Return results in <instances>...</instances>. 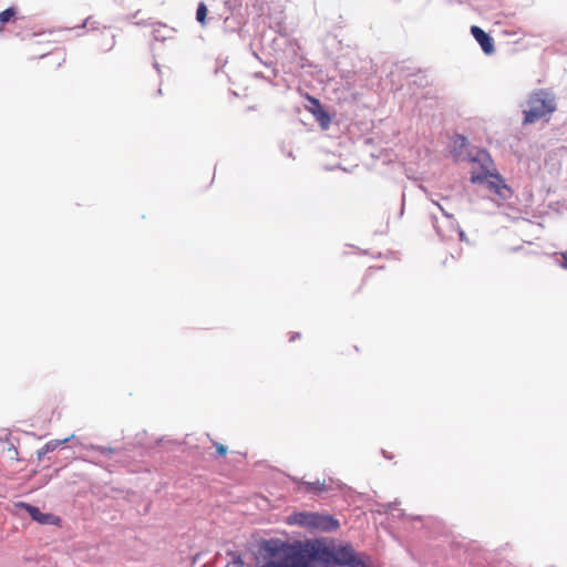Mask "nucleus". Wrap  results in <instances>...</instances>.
<instances>
[{
	"label": "nucleus",
	"mask_w": 567,
	"mask_h": 567,
	"mask_svg": "<svg viewBox=\"0 0 567 567\" xmlns=\"http://www.w3.org/2000/svg\"><path fill=\"white\" fill-rule=\"evenodd\" d=\"M441 199L445 202V205H442L437 199L431 198L432 203L435 204L446 217L452 218L454 212L458 208V202L453 197H443Z\"/></svg>",
	"instance_id": "6e6552de"
},
{
	"label": "nucleus",
	"mask_w": 567,
	"mask_h": 567,
	"mask_svg": "<svg viewBox=\"0 0 567 567\" xmlns=\"http://www.w3.org/2000/svg\"><path fill=\"white\" fill-rule=\"evenodd\" d=\"M264 549L275 556L284 554V560H271L262 567H328L329 565L357 566L359 560L350 545L334 546L321 539H307L287 544L266 542Z\"/></svg>",
	"instance_id": "f257e3e1"
},
{
	"label": "nucleus",
	"mask_w": 567,
	"mask_h": 567,
	"mask_svg": "<svg viewBox=\"0 0 567 567\" xmlns=\"http://www.w3.org/2000/svg\"><path fill=\"white\" fill-rule=\"evenodd\" d=\"M307 100L309 101L310 105L307 106V110L313 114L324 126L330 122V117L327 112L322 110L321 103L318 99L307 95Z\"/></svg>",
	"instance_id": "0eeeda50"
},
{
	"label": "nucleus",
	"mask_w": 567,
	"mask_h": 567,
	"mask_svg": "<svg viewBox=\"0 0 567 567\" xmlns=\"http://www.w3.org/2000/svg\"><path fill=\"white\" fill-rule=\"evenodd\" d=\"M17 507L23 508L30 517L43 525H59L60 518L53 514L42 513L38 507L30 505L28 503L19 502Z\"/></svg>",
	"instance_id": "39448f33"
},
{
	"label": "nucleus",
	"mask_w": 567,
	"mask_h": 567,
	"mask_svg": "<svg viewBox=\"0 0 567 567\" xmlns=\"http://www.w3.org/2000/svg\"><path fill=\"white\" fill-rule=\"evenodd\" d=\"M58 443L55 442H49L47 443L42 450L39 452V456L44 455L45 453L53 451L56 447Z\"/></svg>",
	"instance_id": "f8f14e48"
},
{
	"label": "nucleus",
	"mask_w": 567,
	"mask_h": 567,
	"mask_svg": "<svg viewBox=\"0 0 567 567\" xmlns=\"http://www.w3.org/2000/svg\"><path fill=\"white\" fill-rule=\"evenodd\" d=\"M369 269H370V270H373V269H381V267H370ZM369 275H372V271H370V274H369Z\"/></svg>",
	"instance_id": "2eb2a0df"
},
{
	"label": "nucleus",
	"mask_w": 567,
	"mask_h": 567,
	"mask_svg": "<svg viewBox=\"0 0 567 567\" xmlns=\"http://www.w3.org/2000/svg\"><path fill=\"white\" fill-rule=\"evenodd\" d=\"M207 6L204 2H199L197 10H196V20L202 24H206V18H207Z\"/></svg>",
	"instance_id": "9d476101"
},
{
	"label": "nucleus",
	"mask_w": 567,
	"mask_h": 567,
	"mask_svg": "<svg viewBox=\"0 0 567 567\" xmlns=\"http://www.w3.org/2000/svg\"><path fill=\"white\" fill-rule=\"evenodd\" d=\"M213 445L216 447V456L217 457H224L227 454V447L214 440H210Z\"/></svg>",
	"instance_id": "9b49d317"
},
{
	"label": "nucleus",
	"mask_w": 567,
	"mask_h": 567,
	"mask_svg": "<svg viewBox=\"0 0 567 567\" xmlns=\"http://www.w3.org/2000/svg\"><path fill=\"white\" fill-rule=\"evenodd\" d=\"M471 182L474 184H484L486 188L496 195L503 196V190L507 189L504 179L496 173L483 167L481 172H472Z\"/></svg>",
	"instance_id": "20e7f679"
},
{
	"label": "nucleus",
	"mask_w": 567,
	"mask_h": 567,
	"mask_svg": "<svg viewBox=\"0 0 567 567\" xmlns=\"http://www.w3.org/2000/svg\"><path fill=\"white\" fill-rule=\"evenodd\" d=\"M556 110L554 97L545 90L532 93L527 101V109L524 111V124H532L540 118L550 115Z\"/></svg>",
	"instance_id": "f03ea898"
},
{
	"label": "nucleus",
	"mask_w": 567,
	"mask_h": 567,
	"mask_svg": "<svg viewBox=\"0 0 567 567\" xmlns=\"http://www.w3.org/2000/svg\"><path fill=\"white\" fill-rule=\"evenodd\" d=\"M309 489L313 492H321L323 491V483L320 484L319 482L309 483Z\"/></svg>",
	"instance_id": "ddd939ff"
},
{
	"label": "nucleus",
	"mask_w": 567,
	"mask_h": 567,
	"mask_svg": "<svg viewBox=\"0 0 567 567\" xmlns=\"http://www.w3.org/2000/svg\"><path fill=\"white\" fill-rule=\"evenodd\" d=\"M560 257H561L560 267L564 269H567V250L560 252Z\"/></svg>",
	"instance_id": "4468645a"
},
{
	"label": "nucleus",
	"mask_w": 567,
	"mask_h": 567,
	"mask_svg": "<svg viewBox=\"0 0 567 567\" xmlns=\"http://www.w3.org/2000/svg\"><path fill=\"white\" fill-rule=\"evenodd\" d=\"M17 14L16 8L11 7L0 12V32L3 31L4 25L13 22Z\"/></svg>",
	"instance_id": "1a4fd4ad"
},
{
	"label": "nucleus",
	"mask_w": 567,
	"mask_h": 567,
	"mask_svg": "<svg viewBox=\"0 0 567 567\" xmlns=\"http://www.w3.org/2000/svg\"><path fill=\"white\" fill-rule=\"evenodd\" d=\"M299 337H300V336H291L289 340H290V341H293V340H296V339H297V338H299Z\"/></svg>",
	"instance_id": "dca6fc26"
},
{
	"label": "nucleus",
	"mask_w": 567,
	"mask_h": 567,
	"mask_svg": "<svg viewBox=\"0 0 567 567\" xmlns=\"http://www.w3.org/2000/svg\"><path fill=\"white\" fill-rule=\"evenodd\" d=\"M471 33L475 38V40L480 43L482 50L486 54H492L494 52V44L492 38L480 27L473 25L471 28Z\"/></svg>",
	"instance_id": "423d86ee"
},
{
	"label": "nucleus",
	"mask_w": 567,
	"mask_h": 567,
	"mask_svg": "<svg viewBox=\"0 0 567 567\" xmlns=\"http://www.w3.org/2000/svg\"><path fill=\"white\" fill-rule=\"evenodd\" d=\"M289 525H298L311 529L332 530L338 528L339 524L329 515L318 513L299 512L293 513L287 518Z\"/></svg>",
	"instance_id": "7ed1b4c3"
}]
</instances>
